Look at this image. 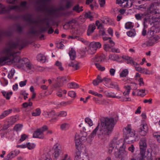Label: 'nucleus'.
I'll use <instances>...</instances> for the list:
<instances>
[{
  "label": "nucleus",
  "instance_id": "obj_1",
  "mask_svg": "<svg viewBox=\"0 0 160 160\" xmlns=\"http://www.w3.org/2000/svg\"><path fill=\"white\" fill-rule=\"evenodd\" d=\"M117 121L112 118H103L100 120V123H98L96 128L88 137L90 139L93 138L96 135L97 131L98 137L101 139H104L109 137L112 133L114 127Z\"/></svg>",
  "mask_w": 160,
  "mask_h": 160
},
{
  "label": "nucleus",
  "instance_id": "obj_2",
  "mask_svg": "<svg viewBox=\"0 0 160 160\" xmlns=\"http://www.w3.org/2000/svg\"><path fill=\"white\" fill-rule=\"evenodd\" d=\"M10 42H13L15 43L14 45H18V47L14 49L13 50L15 53L12 58H10V64L14 62L18 63L17 65L19 67H21L23 66L24 64L25 65L26 71L30 72L31 71H34L36 69V67L33 65L30 62H27L25 63L24 60H27L26 58L24 59H20L19 57L17 56L16 54L19 52L17 51V49H18L19 50L22 49L25 46V43L24 41L22 40H18L16 42L13 41H11Z\"/></svg>",
  "mask_w": 160,
  "mask_h": 160
},
{
  "label": "nucleus",
  "instance_id": "obj_3",
  "mask_svg": "<svg viewBox=\"0 0 160 160\" xmlns=\"http://www.w3.org/2000/svg\"><path fill=\"white\" fill-rule=\"evenodd\" d=\"M72 5V2L70 0H62L61 1L59 7L55 9H47L46 11L48 14L55 18L61 17L64 15V13L60 11L70 8Z\"/></svg>",
  "mask_w": 160,
  "mask_h": 160
},
{
  "label": "nucleus",
  "instance_id": "obj_4",
  "mask_svg": "<svg viewBox=\"0 0 160 160\" xmlns=\"http://www.w3.org/2000/svg\"><path fill=\"white\" fill-rule=\"evenodd\" d=\"M15 43L10 41L8 43L7 47L3 50V52L5 56L0 58V65H3L6 64H10V58H12L16 52L14 49L18 47V45H14Z\"/></svg>",
  "mask_w": 160,
  "mask_h": 160
},
{
  "label": "nucleus",
  "instance_id": "obj_5",
  "mask_svg": "<svg viewBox=\"0 0 160 160\" xmlns=\"http://www.w3.org/2000/svg\"><path fill=\"white\" fill-rule=\"evenodd\" d=\"M148 21L151 22L153 25L151 28V29L148 32V35H152L154 32H156L157 30L156 29L160 27V17H154L152 16L150 19Z\"/></svg>",
  "mask_w": 160,
  "mask_h": 160
},
{
  "label": "nucleus",
  "instance_id": "obj_6",
  "mask_svg": "<svg viewBox=\"0 0 160 160\" xmlns=\"http://www.w3.org/2000/svg\"><path fill=\"white\" fill-rule=\"evenodd\" d=\"M123 136L124 139L127 140L129 138L133 137L135 135V131L133 130L130 125H128L123 129Z\"/></svg>",
  "mask_w": 160,
  "mask_h": 160
},
{
  "label": "nucleus",
  "instance_id": "obj_7",
  "mask_svg": "<svg viewBox=\"0 0 160 160\" xmlns=\"http://www.w3.org/2000/svg\"><path fill=\"white\" fill-rule=\"evenodd\" d=\"M157 2H155L152 3L150 5L149 7L148 8L146 12L149 16H150V18L152 17V13H159L158 12V7L159 5V3L158 2L159 1H157Z\"/></svg>",
  "mask_w": 160,
  "mask_h": 160
},
{
  "label": "nucleus",
  "instance_id": "obj_8",
  "mask_svg": "<svg viewBox=\"0 0 160 160\" xmlns=\"http://www.w3.org/2000/svg\"><path fill=\"white\" fill-rule=\"evenodd\" d=\"M101 44L99 42H91L89 45L88 52L90 54L95 53L97 49L100 48Z\"/></svg>",
  "mask_w": 160,
  "mask_h": 160
},
{
  "label": "nucleus",
  "instance_id": "obj_9",
  "mask_svg": "<svg viewBox=\"0 0 160 160\" xmlns=\"http://www.w3.org/2000/svg\"><path fill=\"white\" fill-rule=\"evenodd\" d=\"M139 145L140 157H145V154L147 148V144L145 138H142L140 139L139 142Z\"/></svg>",
  "mask_w": 160,
  "mask_h": 160
},
{
  "label": "nucleus",
  "instance_id": "obj_10",
  "mask_svg": "<svg viewBox=\"0 0 160 160\" xmlns=\"http://www.w3.org/2000/svg\"><path fill=\"white\" fill-rule=\"evenodd\" d=\"M48 129V127L46 126H44L42 128L37 129L34 132L33 137L34 138H38L42 139L44 138V136L43 134V132Z\"/></svg>",
  "mask_w": 160,
  "mask_h": 160
},
{
  "label": "nucleus",
  "instance_id": "obj_11",
  "mask_svg": "<svg viewBox=\"0 0 160 160\" xmlns=\"http://www.w3.org/2000/svg\"><path fill=\"white\" fill-rule=\"evenodd\" d=\"M154 33L152 35H149L147 34L149 38L147 42V46H151L153 45L159 38V37L157 35H154Z\"/></svg>",
  "mask_w": 160,
  "mask_h": 160
},
{
  "label": "nucleus",
  "instance_id": "obj_12",
  "mask_svg": "<svg viewBox=\"0 0 160 160\" xmlns=\"http://www.w3.org/2000/svg\"><path fill=\"white\" fill-rule=\"evenodd\" d=\"M74 160H89V158L88 155L82 154L81 152L79 150H78L76 151Z\"/></svg>",
  "mask_w": 160,
  "mask_h": 160
},
{
  "label": "nucleus",
  "instance_id": "obj_13",
  "mask_svg": "<svg viewBox=\"0 0 160 160\" xmlns=\"http://www.w3.org/2000/svg\"><path fill=\"white\" fill-rule=\"evenodd\" d=\"M136 18L138 20H141L144 18V22H147L150 19V16H148L146 11L143 13H138L135 15Z\"/></svg>",
  "mask_w": 160,
  "mask_h": 160
},
{
  "label": "nucleus",
  "instance_id": "obj_14",
  "mask_svg": "<svg viewBox=\"0 0 160 160\" xmlns=\"http://www.w3.org/2000/svg\"><path fill=\"white\" fill-rule=\"evenodd\" d=\"M22 17L25 21L28 22L30 24L37 25L38 23V21L33 20L30 14H26L23 15Z\"/></svg>",
  "mask_w": 160,
  "mask_h": 160
},
{
  "label": "nucleus",
  "instance_id": "obj_15",
  "mask_svg": "<svg viewBox=\"0 0 160 160\" xmlns=\"http://www.w3.org/2000/svg\"><path fill=\"white\" fill-rule=\"evenodd\" d=\"M148 130V127L147 124H141L138 129V132L141 136H144L147 134Z\"/></svg>",
  "mask_w": 160,
  "mask_h": 160
},
{
  "label": "nucleus",
  "instance_id": "obj_16",
  "mask_svg": "<svg viewBox=\"0 0 160 160\" xmlns=\"http://www.w3.org/2000/svg\"><path fill=\"white\" fill-rule=\"evenodd\" d=\"M51 0H38L37 2V4L40 6L39 10L40 11L44 10L47 3L49 2Z\"/></svg>",
  "mask_w": 160,
  "mask_h": 160
},
{
  "label": "nucleus",
  "instance_id": "obj_17",
  "mask_svg": "<svg viewBox=\"0 0 160 160\" xmlns=\"http://www.w3.org/2000/svg\"><path fill=\"white\" fill-rule=\"evenodd\" d=\"M75 141L77 150H79V149L82 145V142L83 141H82L80 139L79 134L76 133L75 137Z\"/></svg>",
  "mask_w": 160,
  "mask_h": 160
},
{
  "label": "nucleus",
  "instance_id": "obj_18",
  "mask_svg": "<svg viewBox=\"0 0 160 160\" xmlns=\"http://www.w3.org/2000/svg\"><path fill=\"white\" fill-rule=\"evenodd\" d=\"M122 58L125 60L127 63L128 64H130L134 65H138V63L134 62L132 58L127 56H123Z\"/></svg>",
  "mask_w": 160,
  "mask_h": 160
},
{
  "label": "nucleus",
  "instance_id": "obj_19",
  "mask_svg": "<svg viewBox=\"0 0 160 160\" xmlns=\"http://www.w3.org/2000/svg\"><path fill=\"white\" fill-rule=\"evenodd\" d=\"M120 5L123 8H129L131 7L132 5V2L131 0H128V1L121 2L120 3Z\"/></svg>",
  "mask_w": 160,
  "mask_h": 160
},
{
  "label": "nucleus",
  "instance_id": "obj_20",
  "mask_svg": "<svg viewBox=\"0 0 160 160\" xmlns=\"http://www.w3.org/2000/svg\"><path fill=\"white\" fill-rule=\"evenodd\" d=\"M79 64L78 62L74 60L71 61V63L68 64V66L73 68L74 70H77L79 68Z\"/></svg>",
  "mask_w": 160,
  "mask_h": 160
},
{
  "label": "nucleus",
  "instance_id": "obj_21",
  "mask_svg": "<svg viewBox=\"0 0 160 160\" xmlns=\"http://www.w3.org/2000/svg\"><path fill=\"white\" fill-rule=\"evenodd\" d=\"M12 111V109H9L8 110L4 111L0 115V119H2L8 116Z\"/></svg>",
  "mask_w": 160,
  "mask_h": 160
},
{
  "label": "nucleus",
  "instance_id": "obj_22",
  "mask_svg": "<svg viewBox=\"0 0 160 160\" xmlns=\"http://www.w3.org/2000/svg\"><path fill=\"white\" fill-rule=\"evenodd\" d=\"M58 82H60V83L58 85L57 87H60L63 85V84L66 83L67 82V78L66 77H59L58 78Z\"/></svg>",
  "mask_w": 160,
  "mask_h": 160
},
{
  "label": "nucleus",
  "instance_id": "obj_23",
  "mask_svg": "<svg viewBox=\"0 0 160 160\" xmlns=\"http://www.w3.org/2000/svg\"><path fill=\"white\" fill-rule=\"evenodd\" d=\"M96 29V26L94 24L90 25L88 28L87 31V35L89 36L90 34L93 32L94 30Z\"/></svg>",
  "mask_w": 160,
  "mask_h": 160
},
{
  "label": "nucleus",
  "instance_id": "obj_24",
  "mask_svg": "<svg viewBox=\"0 0 160 160\" xmlns=\"http://www.w3.org/2000/svg\"><path fill=\"white\" fill-rule=\"evenodd\" d=\"M18 119V117L17 116L11 117L10 118L8 123L10 124V125H12L14 124Z\"/></svg>",
  "mask_w": 160,
  "mask_h": 160
},
{
  "label": "nucleus",
  "instance_id": "obj_25",
  "mask_svg": "<svg viewBox=\"0 0 160 160\" xmlns=\"http://www.w3.org/2000/svg\"><path fill=\"white\" fill-rule=\"evenodd\" d=\"M104 93L107 97L108 98H117L118 99L121 98L120 97L116 96L114 93L112 92H109L108 91H105L104 92Z\"/></svg>",
  "mask_w": 160,
  "mask_h": 160
},
{
  "label": "nucleus",
  "instance_id": "obj_26",
  "mask_svg": "<svg viewBox=\"0 0 160 160\" xmlns=\"http://www.w3.org/2000/svg\"><path fill=\"white\" fill-rule=\"evenodd\" d=\"M79 136L80 137V139L82 141L85 142L87 140V133L85 131H81L79 134Z\"/></svg>",
  "mask_w": 160,
  "mask_h": 160
},
{
  "label": "nucleus",
  "instance_id": "obj_27",
  "mask_svg": "<svg viewBox=\"0 0 160 160\" xmlns=\"http://www.w3.org/2000/svg\"><path fill=\"white\" fill-rule=\"evenodd\" d=\"M97 79L98 80L99 82H101L103 81H104L106 84L108 83L111 80L110 78H107L106 77L102 79L101 76L99 75L98 76Z\"/></svg>",
  "mask_w": 160,
  "mask_h": 160
},
{
  "label": "nucleus",
  "instance_id": "obj_28",
  "mask_svg": "<svg viewBox=\"0 0 160 160\" xmlns=\"http://www.w3.org/2000/svg\"><path fill=\"white\" fill-rule=\"evenodd\" d=\"M69 54L71 60V61L74 60L76 57V52L75 50L72 48L69 52Z\"/></svg>",
  "mask_w": 160,
  "mask_h": 160
},
{
  "label": "nucleus",
  "instance_id": "obj_29",
  "mask_svg": "<svg viewBox=\"0 0 160 160\" xmlns=\"http://www.w3.org/2000/svg\"><path fill=\"white\" fill-rule=\"evenodd\" d=\"M41 158L42 159L39 160H52L50 154L49 152L44 154L42 156Z\"/></svg>",
  "mask_w": 160,
  "mask_h": 160
},
{
  "label": "nucleus",
  "instance_id": "obj_30",
  "mask_svg": "<svg viewBox=\"0 0 160 160\" xmlns=\"http://www.w3.org/2000/svg\"><path fill=\"white\" fill-rule=\"evenodd\" d=\"M11 35V33L10 32L0 31V42L2 41L3 36H9Z\"/></svg>",
  "mask_w": 160,
  "mask_h": 160
},
{
  "label": "nucleus",
  "instance_id": "obj_31",
  "mask_svg": "<svg viewBox=\"0 0 160 160\" xmlns=\"http://www.w3.org/2000/svg\"><path fill=\"white\" fill-rule=\"evenodd\" d=\"M8 8L9 10H15L16 11L18 12H20L21 11V7L19 6L9 5Z\"/></svg>",
  "mask_w": 160,
  "mask_h": 160
},
{
  "label": "nucleus",
  "instance_id": "obj_32",
  "mask_svg": "<svg viewBox=\"0 0 160 160\" xmlns=\"http://www.w3.org/2000/svg\"><path fill=\"white\" fill-rule=\"evenodd\" d=\"M124 88L126 91L123 92V95L124 96H128L131 89V87L129 85H127L124 87Z\"/></svg>",
  "mask_w": 160,
  "mask_h": 160
},
{
  "label": "nucleus",
  "instance_id": "obj_33",
  "mask_svg": "<svg viewBox=\"0 0 160 160\" xmlns=\"http://www.w3.org/2000/svg\"><path fill=\"white\" fill-rule=\"evenodd\" d=\"M15 157L16 154L15 153L12 151L7 155L6 158L4 159V160H11Z\"/></svg>",
  "mask_w": 160,
  "mask_h": 160
},
{
  "label": "nucleus",
  "instance_id": "obj_34",
  "mask_svg": "<svg viewBox=\"0 0 160 160\" xmlns=\"http://www.w3.org/2000/svg\"><path fill=\"white\" fill-rule=\"evenodd\" d=\"M2 93L5 98L7 100H9L12 94V92H7L5 91L2 92Z\"/></svg>",
  "mask_w": 160,
  "mask_h": 160
},
{
  "label": "nucleus",
  "instance_id": "obj_35",
  "mask_svg": "<svg viewBox=\"0 0 160 160\" xmlns=\"http://www.w3.org/2000/svg\"><path fill=\"white\" fill-rule=\"evenodd\" d=\"M67 113L66 111H62L56 114V116L58 117H66L67 116Z\"/></svg>",
  "mask_w": 160,
  "mask_h": 160
},
{
  "label": "nucleus",
  "instance_id": "obj_36",
  "mask_svg": "<svg viewBox=\"0 0 160 160\" xmlns=\"http://www.w3.org/2000/svg\"><path fill=\"white\" fill-rule=\"evenodd\" d=\"M105 58L104 56H96L93 59L97 62H102L105 60Z\"/></svg>",
  "mask_w": 160,
  "mask_h": 160
},
{
  "label": "nucleus",
  "instance_id": "obj_37",
  "mask_svg": "<svg viewBox=\"0 0 160 160\" xmlns=\"http://www.w3.org/2000/svg\"><path fill=\"white\" fill-rule=\"evenodd\" d=\"M128 73V70L127 69H124L122 71L120 74V76L122 78L126 77Z\"/></svg>",
  "mask_w": 160,
  "mask_h": 160
},
{
  "label": "nucleus",
  "instance_id": "obj_38",
  "mask_svg": "<svg viewBox=\"0 0 160 160\" xmlns=\"http://www.w3.org/2000/svg\"><path fill=\"white\" fill-rule=\"evenodd\" d=\"M137 91H138L137 94L138 96L143 97L146 95L145 89H138Z\"/></svg>",
  "mask_w": 160,
  "mask_h": 160
},
{
  "label": "nucleus",
  "instance_id": "obj_39",
  "mask_svg": "<svg viewBox=\"0 0 160 160\" xmlns=\"http://www.w3.org/2000/svg\"><path fill=\"white\" fill-rule=\"evenodd\" d=\"M56 67H57L60 71H63L64 70V68L62 67V63L61 62L57 61L55 64Z\"/></svg>",
  "mask_w": 160,
  "mask_h": 160
},
{
  "label": "nucleus",
  "instance_id": "obj_40",
  "mask_svg": "<svg viewBox=\"0 0 160 160\" xmlns=\"http://www.w3.org/2000/svg\"><path fill=\"white\" fill-rule=\"evenodd\" d=\"M37 59L38 61L44 62H45L46 58L43 55L39 54L37 56Z\"/></svg>",
  "mask_w": 160,
  "mask_h": 160
},
{
  "label": "nucleus",
  "instance_id": "obj_41",
  "mask_svg": "<svg viewBox=\"0 0 160 160\" xmlns=\"http://www.w3.org/2000/svg\"><path fill=\"white\" fill-rule=\"evenodd\" d=\"M41 113V111L40 109L39 108H37L35 109V112L32 113V115L33 116L36 117L40 116Z\"/></svg>",
  "mask_w": 160,
  "mask_h": 160
},
{
  "label": "nucleus",
  "instance_id": "obj_42",
  "mask_svg": "<svg viewBox=\"0 0 160 160\" xmlns=\"http://www.w3.org/2000/svg\"><path fill=\"white\" fill-rule=\"evenodd\" d=\"M68 88H76L79 87L78 85L74 82H72L68 84Z\"/></svg>",
  "mask_w": 160,
  "mask_h": 160
},
{
  "label": "nucleus",
  "instance_id": "obj_43",
  "mask_svg": "<svg viewBox=\"0 0 160 160\" xmlns=\"http://www.w3.org/2000/svg\"><path fill=\"white\" fill-rule=\"evenodd\" d=\"M72 100L68 101L67 102L62 101L61 102L59 105L62 107H65L67 105H69L72 104Z\"/></svg>",
  "mask_w": 160,
  "mask_h": 160
},
{
  "label": "nucleus",
  "instance_id": "obj_44",
  "mask_svg": "<svg viewBox=\"0 0 160 160\" xmlns=\"http://www.w3.org/2000/svg\"><path fill=\"white\" fill-rule=\"evenodd\" d=\"M82 7H79L78 5H77L73 7V10L77 12H80L83 11V10L82 9Z\"/></svg>",
  "mask_w": 160,
  "mask_h": 160
},
{
  "label": "nucleus",
  "instance_id": "obj_45",
  "mask_svg": "<svg viewBox=\"0 0 160 160\" xmlns=\"http://www.w3.org/2000/svg\"><path fill=\"white\" fill-rule=\"evenodd\" d=\"M46 117L47 118H51L56 116V114L54 111L52 110L49 112H47L46 113Z\"/></svg>",
  "mask_w": 160,
  "mask_h": 160
},
{
  "label": "nucleus",
  "instance_id": "obj_46",
  "mask_svg": "<svg viewBox=\"0 0 160 160\" xmlns=\"http://www.w3.org/2000/svg\"><path fill=\"white\" fill-rule=\"evenodd\" d=\"M61 150L58 148V147H57L55 150L54 153H53L54 157L56 158H58L61 152Z\"/></svg>",
  "mask_w": 160,
  "mask_h": 160
},
{
  "label": "nucleus",
  "instance_id": "obj_47",
  "mask_svg": "<svg viewBox=\"0 0 160 160\" xmlns=\"http://www.w3.org/2000/svg\"><path fill=\"white\" fill-rule=\"evenodd\" d=\"M110 87H109L111 88H114L117 89L118 90H119V88L118 85L116 82H111L110 84Z\"/></svg>",
  "mask_w": 160,
  "mask_h": 160
},
{
  "label": "nucleus",
  "instance_id": "obj_48",
  "mask_svg": "<svg viewBox=\"0 0 160 160\" xmlns=\"http://www.w3.org/2000/svg\"><path fill=\"white\" fill-rule=\"evenodd\" d=\"M133 25L132 23L131 22H127L125 25V27L126 29H129L132 28Z\"/></svg>",
  "mask_w": 160,
  "mask_h": 160
},
{
  "label": "nucleus",
  "instance_id": "obj_49",
  "mask_svg": "<svg viewBox=\"0 0 160 160\" xmlns=\"http://www.w3.org/2000/svg\"><path fill=\"white\" fill-rule=\"evenodd\" d=\"M22 125L20 124H18L16 125L13 128V129L17 131L20 130L22 127Z\"/></svg>",
  "mask_w": 160,
  "mask_h": 160
},
{
  "label": "nucleus",
  "instance_id": "obj_50",
  "mask_svg": "<svg viewBox=\"0 0 160 160\" xmlns=\"http://www.w3.org/2000/svg\"><path fill=\"white\" fill-rule=\"evenodd\" d=\"M68 95L74 99L76 96V92L73 91H70L68 92Z\"/></svg>",
  "mask_w": 160,
  "mask_h": 160
},
{
  "label": "nucleus",
  "instance_id": "obj_51",
  "mask_svg": "<svg viewBox=\"0 0 160 160\" xmlns=\"http://www.w3.org/2000/svg\"><path fill=\"white\" fill-rule=\"evenodd\" d=\"M16 31L19 33L22 32L23 27L20 26L18 24L16 25Z\"/></svg>",
  "mask_w": 160,
  "mask_h": 160
},
{
  "label": "nucleus",
  "instance_id": "obj_52",
  "mask_svg": "<svg viewBox=\"0 0 160 160\" xmlns=\"http://www.w3.org/2000/svg\"><path fill=\"white\" fill-rule=\"evenodd\" d=\"M118 58V57L116 54H110L109 56V58L113 61H115Z\"/></svg>",
  "mask_w": 160,
  "mask_h": 160
},
{
  "label": "nucleus",
  "instance_id": "obj_53",
  "mask_svg": "<svg viewBox=\"0 0 160 160\" xmlns=\"http://www.w3.org/2000/svg\"><path fill=\"white\" fill-rule=\"evenodd\" d=\"M6 11L5 7L2 4L0 3V14L4 13Z\"/></svg>",
  "mask_w": 160,
  "mask_h": 160
},
{
  "label": "nucleus",
  "instance_id": "obj_54",
  "mask_svg": "<svg viewBox=\"0 0 160 160\" xmlns=\"http://www.w3.org/2000/svg\"><path fill=\"white\" fill-rule=\"evenodd\" d=\"M127 34L128 36L131 37L134 36L136 34L134 30L129 31L127 32Z\"/></svg>",
  "mask_w": 160,
  "mask_h": 160
},
{
  "label": "nucleus",
  "instance_id": "obj_55",
  "mask_svg": "<svg viewBox=\"0 0 160 160\" xmlns=\"http://www.w3.org/2000/svg\"><path fill=\"white\" fill-rule=\"evenodd\" d=\"M26 145V147L29 149H33L35 147V145L33 143H28Z\"/></svg>",
  "mask_w": 160,
  "mask_h": 160
},
{
  "label": "nucleus",
  "instance_id": "obj_56",
  "mask_svg": "<svg viewBox=\"0 0 160 160\" xmlns=\"http://www.w3.org/2000/svg\"><path fill=\"white\" fill-rule=\"evenodd\" d=\"M85 121L86 123H87L90 126H91L92 125V122L91 119L89 118H85Z\"/></svg>",
  "mask_w": 160,
  "mask_h": 160
},
{
  "label": "nucleus",
  "instance_id": "obj_57",
  "mask_svg": "<svg viewBox=\"0 0 160 160\" xmlns=\"http://www.w3.org/2000/svg\"><path fill=\"white\" fill-rule=\"evenodd\" d=\"M32 103L31 102H29L28 103L26 102L22 104V106L24 108H26L28 106H32Z\"/></svg>",
  "mask_w": 160,
  "mask_h": 160
},
{
  "label": "nucleus",
  "instance_id": "obj_58",
  "mask_svg": "<svg viewBox=\"0 0 160 160\" xmlns=\"http://www.w3.org/2000/svg\"><path fill=\"white\" fill-rule=\"evenodd\" d=\"M15 72V71L13 69H12L8 74V77L10 79L12 78Z\"/></svg>",
  "mask_w": 160,
  "mask_h": 160
},
{
  "label": "nucleus",
  "instance_id": "obj_59",
  "mask_svg": "<svg viewBox=\"0 0 160 160\" xmlns=\"http://www.w3.org/2000/svg\"><path fill=\"white\" fill-rule=\"evenodd\" d=\"M115 142H117L116 140L113 139L110 142L109 145V147L114 148L116 147Z\"/></svg>",
  "mask_w": 160,
  "mask_h": 160
},
{
  "label": "nucleus",
  "instance_id": "obj_60",
  "mask_svg": "<svg viewBox=\"0 0 160 160\" xmlns=\"http://www.w3.org/2000/svg\"><path fill=\"white\" fill-rule=\"evenodd\" d=\"M140 73L145 74H150V71L147 69L145 68H142Z\"/></svg>",
  "mask_w": 160,
  "mask_h": 160
},
{
  "label": "nucleus",
  "instance_id": "obj_61",
  "mask_svg": "<svg viewBox=\"0 0 160 160\" xmlns=\"http://www.w3.org/2000/svg\"><path fill=\"white\" fill-rule=\"evenodd\" d=\"M85 17L87 18H89L91 19L93 18V17L91 15V12H86L85 15Z\"/></svg>",
  "mask_w": 160,
  "mask_h": 160
},
{
  "label": "nucleus",
  "instance_id": "obj_62",
  "mask_svg": "<svg viewBox=\"0 0 160 160\" xmlns=\"http://www.w3.org/2000/svg\"><path fill=\"white\" fill-rule=\"evenodd\" d=\"M68 127V124L67 123H64L61 125L60 128L62 130H65L66 128Z\"/></svg>",
  "mask_w": 160,
  "mask_h": 160
},
{
  "label": "nucleus",
  "instance_id": "obj_63",
  "mask_svg": "<svg viewBox=\"0 0 160 160\" xmlns=\"http://www.w3.org/2000/svg\"><path fill=\"white\" fill-rule=\"evenodd\" d=\"M135 66V69L136 70L140 72L142 68L141 67H140L139 66V64L138 63V65H134Z\"/></svg>",
  "mask_w": 160,
  "mask_h": 160
},
{
  "label": "nucleus",
  "instance_id": "obj_64",
  "mask_svg": "<svg viewBox=\"0 0 160 160\" xmlns=\"http://www.w3.org/2000/svg\"><path fill=\"white\" fill-rule=\"evenodd\" d=\"M99 2L100 6L101 7H104L105 4V0H99Z\"/></svg>",
  "mask_w": 160,
  "mask_h": 160
}]
</instances>
